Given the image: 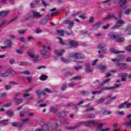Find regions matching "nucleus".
Here are the masks:
<instances>
[{
	"mask_svg": "<svg viewBox=\"0 0 131 131\" xmlns=\"http://www.w3.org/2000/svg\"><path fill=\"white\" fill-rule=\"evenodd\" d=\"M110 50L112 53H114V54H117L118 53H124V51H117L113 48H111Z\"/></svg>",
	"mask_w": 131,
	"mask_h": 131,
	"instance_id": "a878e982",
	"label": "nucleus"
},
{
	"mask_svg": "<svg viewBox=\"0 0 131 131\" xmlns=\"http://www.w3.org/2000/svg\"><path fill=\"white\" fill-rule=\"evenodd\" d=\"M41 3L43 6H44L45 7H48V6H49L48 4H47L46 2L43 1V0H41Z\"/></svg>",
	"mask_w": 131,
	"mask_h": 131,
	"instance_id": "0e129e2a",
	"label": "nucleus"
},
{
	"mask_svg": "<svg viewBox=\"0 0 131 131\" xmlns=\"http://www.w3.org/2000/svg\"><path fill=\"white\" fill-rule=\"evenodd\" d=\"M32 13L34 17H36V18H40V17H41V15L39 14L38 12H36L34 10H32Z\"/></svg>",
	"mask_w": 131,
	"mask_h": 131,
	"instance_id": "dca6fc26",
	"label": "nucleus"
},
{
	"mask_svg": "<svg viewBox=\"0 0 131 131\" xmlns=\"http://www.w3.org/2000/svg\"><path fill=\"white\" fill-rule=\"evenodd\" d=\"M57 34H58V35H59L60 36H63V35H64V31L57 30Z\"/></svg>",
	"mask_w": 131,
	"mask_h": 131,
	"instance_id": "c756f323",
	"label": "nucleus"
},
{
	"mask_svg": "<svg viewBox=\"0 0 131 131\" xmlns=\"http://www.w3.org/2000/svg\"><path fill=\"white\" fill-rule=\"evenodd\" d=\"M41 128L43 131H56V130H55V129H54V125H53V124L51 123L45 124L44 125H42Z\"/></svg>",
	"mask_w": 131,
	"mask_h": 131,
	"instance_id": "f257e3e1",
	"label": "nucleus"
},
{
	"mask_svg": "<svg viewBox=\"0 0 131 131\" xmlns=\"http://www.w3.org/2000/svg\"><path fill=\"white\" fill-rule=\"evenodd\" d=\"M35 93L38 96V98H39V96H41V95H43L44 96H46V95L45 91H39V90H36Z\"/></svg>",
	"mask_w": 131,
	"mask_h": 131,
	"instance_id": "2eb2a0df",
	"label": "nucleus"
},
{
	"mask_svg": "<svg viewBox=\"0 0 131 131\" xmlns=\"http://www.w3.org/2000/svg\"><path fill=\"white\" fill-rule=\"evenodd\" d=\"M131 9H129L125 12V15H129L130 14Z\"/></svg>",
	"mask_w": 131,
	"mask_h": 131,
	"instance_id": "69168bd1",
	"label": "nucleus"
},
{
	"mask_svg": "<svg viewBox=\"0 0 131 131\" xmlns=\"http://www.w3.org/2000/svg\"><path fill=\"white\" fill-rule=\"evenodd\" d=\"M26 112L25 111H22L20 112V117H24V115H25Z\"/></svg>",
	"mask_w": 131,
	"mask_h": 131,
	"instance_id": "a18cd8bd",
	"label": "nucleus"
},
{
	"mask_svg": "<svg viewBox=\"0 0 131 131\" xmlns=\"http://www.w3.org/2000/svg\"><path fill=\"white\" fill-rule=\"evenodd\" d=\"M125 125L126 127L129 128L131 127V120H130L129 122H127L125 123Z\"/></svg>",
	"mask_w": 131,
	"mask_h": 131,
	"instance_id": "4c0bfd02",
	"label": "nucleus"
},
{
	"mask_svg": "<svg viewBox=\"0 0 131 131\" xmlns=\"http://www.w3.org/2000/svg\"><path fill=\"white\" fill-rule=\"evenodd\" d=\"M25 32H26V31L24 30H19L18 31V33H19V34H24Z\"/></svg>",
	"mask_w": 131,
	"mask_h": 131,
	"instance_id": "8fccbe9b",
	"label": "nucleus"
},
{
	"mask_svg": "<svg viewBox=\"0 0 131 131\" xmlns=\"http://www.w3.org/2000/svg\"><path fill=\"white\" fill-rule=\"evenodd\" d=\"M70 56L72 58H76V59H79L81 60H84V59H85V56L79 53L72 54L70 55Z\"/></svg>",
	"mask_w": 131,
	"mask_h": 131,
	"instance_id": "f03ea898",
	"label": "nucleus"
},
{
	"mask_svg": "<svg viewBox=\"0 0 131 131\" xmlns=\"http://www.w3.org/2000/svg\"><path fill=\"white\" fill-rule=\"evenodd\" d=\"M81 78V76H76L73 78L74 80H77L78 79H80Z\"/></svg>",
	"mask_w": 131,
	"mask_h": 131,
	"instance_id": "09e8293b",
	"label": "nucleus"
},
{
	"mask_svg": "<svg viewBox=\"0 0 131 131\" xmlns=\"http://www.w3.org/2000/svg\"><path fill=\"white\" fill-rule=\"evenodd\" d=\"M67 115V112L66 111H62L59 113V118H63V117H65Z\"/></svg>",
	"mask_w": 131,
	"mask_h": 131,
	"instance_id": "6ab92c4d",
	"label": "nucleus"
},
{
	"mask_svg": "<svg viewBox=\"0 0 131 131\" xmlns=\"http://www.w3.org/2000/svg\"><path fill=\"white\" fill-rule=\"evenodd\" d=\"M11 88V86L10 85H7L5 86V90H10Z\"/></svg>",
	"mask_w": 131,
	"mask_h": 131,
	"instance_id": "774afa93",
	"label": "nucleus"
},
{
	"mask_svg": "<svg viewBox=\"0 0 131 131\" xmlns=\"http://www.w3.org/2000/svg\"><path fill=\"white\" fill-rule=\"evenodd\" d=\"M85 71L87 73L92 72L94 70V68H91V64L87 63L85 64Z\"/></svg>",
	"mask_w": 131,
	"mask_h": 131,
	"instance_id": "0eeeda50",
	"label": "nucleus"
},
{
	"mask_svg": "<svg viewBox=\"0 0 131 131\" xmlns=\"http://www.w3.org/2000/svg\"><path fill=\"white\" fill-rule=\"evenodd\" d=\"M69 45L72 48H75V47L78 45V43L76 41L71 40L69 41Z\"/></svg>",
	"mask_w": 131,
	"mask_h": 131,
	"instance_id": "f8f14e48",
	"label": "nucleus"
},
{
	"mask_svg": "<svg viewBox=\"0 0 131 131\" xmlns=\"http://www.w3.org/2000/svg\"><path fill=\"white\" fill-rule=\"evenodd\" d=\"M41 55H42V58H49L50 56V54L48 53V51L43 50L41 51Z\"/></svg>",
	"mask_w": 131,
	"mask_h": 131,
	"instance_id": "9d476101",
	"label": "nucleus"
},
{
	"mask_svg": "<svg viewBox=\"0 0 131 131\" xmlns=\"http://www.w3.org/2000/svg\"><path fill=\"white\" fill-rule=\"evenodd\" d=\"M0 124H3V125H8V120H2L0 121Z\"/></svg>",
	"mask_w": 131,
	"mask_h": 131,
	"instance_id": "c85d7f7f",
	"label": "nucleus"
},
{
	"mask_svg": "<svg viewBox=\"0 0 131 131\" xmlns=\"http://www.w3.org/2000/svg\"><path fill=\"white\" fill-rule=\"evenodd\" d=\"M125 105H126V102H124L122 104H119L118 106V108L119 109H121V108H123V107L125 106Z\"/></svg>",
	"mask_w": 131,
	"mask_h": 131,
	"instance_id": "c03bdc74",
	"label": "nucleus"
},
{
	"mask_svg": "<svg viewBox=\"0 0 131 131\" xmlns=\"http://www.w3.org/2000/svg\"><path fill=\"white\" fill-rule=\"evenodd\" d=\"M0 76L1 77H9L10 73H9V70H6L5 72H3V71L0 70Z\"/></svg>",
	"mask_w": 131,
	"mask_h": 131,
	"instance_id": "6e6552de",
	"label": "nucleus"
},
{
	"mask_svg": "<svg viewBox=\"0 0 131 131\" xmlns=\"http://www.w3.org/2000/svg\"><path fill=\"white\" fill-rule=\"evenodd\" d=\"M95 117H96V115L95 114H90V115H89L88 116V118H95Z\"/></svg>",
	"mask_w": 131,
	"mask_h": 131,
	"instance_id": "49530a36",
	"label": "nucleus"
},
{
	"mask_svg": "<svg viewBox=\"0 0 131 131\" xmlns=\"http://www.w3.org/2000/svg\"><path fill=\"white\" fill-rule=\"evenodd\" d=\"M116 23L117 24H120V25H121V24H124L125 23L122 20H119L116 22Z\"/></svg>",
	"mask_w": 131,
	"mask_h": 131,
	"instance_id": "de8ad7c7",
	"label": "nucleus"
},
{
	"mask_svg": "<svg viewBox=\"0 0 131 131\" xmlns=\"http://www.w3.org/2000/svg\"><path fill=\"white\" fill-rule=\"evenodd\" d=\"M101 24H102V22L99 21L94 25L93 27V29H98V28H99V26H100Z\"/></svg>",
	"mask_w": 131,
	"mask_h": 131,
	"instance_id": "b1692460",
	"label": "nucleus"
},
{
	"mask_svg": "<svg viewBox=\"0 0 131 131\" xmlns=\"http://www.w3.org/2000/svg\"><path fill=\"white\" fill-rule=\"evenodd\" d=\"M105 101L104 98H100V99L97 100L96 103L97 104H100V103H103Z\"/></svg>",
	"mask_w": 131,
	"mask_h": 131,
	"instance_id": "e433bc0d",
	"label": "nucleus"
},
{
	"mask_svg": "<svg viewBox=\"0 0 131 131\" xmlns=\"http://www.w3.org/2000/svg\"><path fill=\"white\" fill-rule=\"evenodd\" d=\"M117 66L119 67H124V68L126 69V63H118L117 64Z\"/></svg>",
	"mask_w": 131,
	"mask_h": 131,
	"instance_id": "473e14b6",
	"label": "nucleus"
},
{
	"mask_svg": "<svg viewBox=\"0 0 131 131\" xmlns=\"http://www.w3.org/2000/svg\"><path fill=\"white\" fill-rule=\"evenodd\" d=\"M12 125L14 127L18 126V127H22V124H19V123L16 122L12 123Z\"/></svg>",
	"mask_w": 131,
	"mask_h": 131,
	"instance_id": "393cba45",
	"label": "nucleus"
},
{
	"mask_svg": "<svg viewBox=\"0 0 131 131\" xmlns=\"http://www.w3.org/2000/svg\"><path fill=\"white\" fill-rule=\"evenodd\" d=\"M63 23L66 24V25H69V29H71L73 26L74 25V21H72L70 19H67L63 21Z\"/></svg>",
	"mask_w": 131,
	"mask_h": 131,
	"instance_id": "20e7f679",
	"label": "nucleus"
},
{
	"mask_svg": "<svg viewBox=\"0 0 131 131\" xmlns=\"http://www.w3.org/2000/svg\"><path fill=\"white\" fill-rule=\"evenodd\" d=\"M51 110L52 112H53V113H56V112H57V110H58V108L56 107H51Z\"/></svg>",
	"mask_w": 131,
	"mask_h": 131,
	"instance_id": "a19ab883",
	"label": "nucleus"
},
{
	"mask_svg": "<svg viewBox=\"0 0 131 131\" xmlns=\"http://www.w3.org/2000/svg\"><path fill=\"white\" fill-rule=\"evenodd\" d=\"M8 72L10 73L12 75H18V73L12 69H8Z\"/></svg>",
	"mask_w": 131,
	"mask_h": 131,
	"instance_id": "5701e85b",
	"label": "nucleus"
},
{
	"mask_svg": "<svg viewBox=\"0 0 131 131\" xmlns=\"http://www.w3.org/2000/svg\"><path fill=\"white\" fill-rule=\"evenodd\" d=\"M60 61L63 63H69V62H71V60L68 59H65L64 57H61L60 59Z\"/></svg>",
	"mask_w": 131,
	"mask_h": 131,
	"instance_id": "bb28decb",
	"label": "nucleus"
},
{
	"mask_svg": "<svg viewBox=\"0 0 131 131\" xmlns=\"http://www.w3.org/2000/svg\"><path fill=\"white\" fill-rule=\"evenodd\" d=\"M103 125H104V124H99L98 125V129L101 131L102 129V128L103 127Z\"/></svg>",
	"mask_w": 131,
	"mask_h": 131,
	"instance_id": "603ef678",
	"label": "nucleus"
},
{
	"mask_svg": "<svg viewBox=\"0 0 131 131\" xmlns=\"http://www.w3.org/2000/svg\"><path fill=\"white\" fill-rule=\"evenodd\" d=\"M28 55L31 59H32L33 61L34 62H37V60H38V54H36V55H34L33 53H31L30 52L28 53Z\"/></svg>",
	"mask_w": 131,
	"mask_h": 131,
	"instance_id": "423d86ee",
	"label": "nucleus"
},
{
	"mask_svg": "<svg viewBox=\"0 0 131 131\" xmlns=\"http://www.w3.org/2000/svg\"><path fill=\"white\" fill-rule=\"evenodd\" d=\"M125 34L130 35L131 34V26H128L125 28L124 30Z\"/></svg>",
	"mask_w": 131,
	"mask_h": 131,
	"instance_id": "ddd939ff",
	"label": "nucleus"
},
{
	"mask_svg": "<svg viewBox=\"0 0 131 131\" xmlns=\"http://www.w3.org/2000/svg\"><path fill=\"white\" fill-rule=\"evenodd\" d=\"M119 35L118 34V33L115 32L111 36V39H116V38H117L118 37H119Z\"/></svg>",
	"mask_w": 131,
	"mask_h": 131,
	"instance_id": "412c9836",
	"label": "nucleus"
},
{
	"mask_svg": "<svg viewBox=\"0 0 131 131\" xmlns=\"http://www.w3.org/2000/svg\"><path fill=\"white\" fill-rule=\"evenodd\" d=\"M95 110V108L94 107H89L87 109H86L85 112H91V111H94Z\"/></svg>",
	"mask_w": 131,
	"mask_h": 131,
	"instance_id": "f704fd0d",
	"label": "nucleus"
},
{
	"mask_svg": "<svg viewBox=\"0 0 131 131\" xmlns=\"http://www.w3.org/2000/svg\"><path fill=\"white\" fill-rule=\"evenodd\" d=\"M12 106L11 103H8L3 105V107H11Z\"/></svg>",
	"mask_w": 131,
	"mask_h": 131,
	"instance_id": "bf43d9fd",
	"label": "nucleus"
},
{
	"mask_svg": "<svg viewBox=\"0 0 131 131\" xmlns=\"http://www.w3.org/2000/svg\"><path fill=\"white\" fill-rule=\"evenodd\" d=\"M67 89V85H63L61 88V91H66V90Z\"/></svg>",
	"mask_w": 131,
	"mask_h": 131,
	"instance_id": "4d7b16f0",
	"label": "nucleus"
},
{
	"mask_svg": "<svg viewBox=\"0 0 131 131\" xmlns=\"http://www.w3.org/2000/svg\"><path fill=\"white\" fill-rule=\"evenodd\" d=\"M23 74H25V75H30V72L28 71H25L23 72Z\"/></svg>",
	"mask_w": 131,
	"mask_h": 131,
	"instance_id": "680f3d73",
	"label": "nucleus"
},
{
	"mask_svg": "<svg viewBox=\"0 0 131 131\" xmlns=\"http://www.w3.org/2000/svg\"><path fill=\"white\" fill-rule=\"evenodd\" d=\"M18 19V15H16L15 16L13 17V18L10 20L9 22H8V24H10L11 22H13V21H15V20H17Z\"/></svg>",
	"mask_w": 131,
	"mask_h": 131,
	"instance_id": "37998d69",
	"label": "nucleus"
},
{
	"mask_svg": "<svg viewBox=\"0 0 131 131\" xmlns=\"http://www.w3.org/2000/svg\"><path fill=\"white\" fill-rule=\"evenodd\" d=\"M65 52V50H60L58 51V50H55L54 51V54L56 55V56H62L63 55V53Z\"/></svg>",
	"mask_w": 131,
	"mask_h": 131,
	"instance_id": "1a4fd4ad",
	"label": "nucleus"
},
{
	"mask_svg": "<svg viewBox=\"0 0 131 131\" xmlns=\"http://www.w3.org/2000/svg\"><path fill=\"white\" fill-rule=\"evenodd\" d=\"M107 98H108L109 99H111V100H116V97L115 96H114V97H112V96H111V95H108Z\"/></svg>",
	"mask_w": 131,
	"mask_h": 131,
	"instance_id": "13d9d810",
	"label": "nucleus"
},
{
	"mask_svg": "<svg viewBox=\"0 0 131 131\" xmlns=\"http://www.w3.org/2000/svg\"><path fill=\"white\" fill-rule=\"evenodd\" d=\"M16 53H17V54H23V50H15Z\"/></svg>",
	"mask_w": 131,
	"mask_h": 131,
	"instance_id": "e2e57ef3",
	"label": "nucleus"
},
{
	"mask_svg": "<svg viewBox=\"0 0 131 131\" xmlns=\"http://www.w3.org/2000/svg\"><path fill=\"white\" fill-rule=\"evenodd\" d=\"M7 47L8 48H11L12 47V42L10 41V40H7Z\"/></svg>",
	"mask_w": 131,
	"mask_h": 131,
	"instance_id": "58836bf2",
	"label": "nucleus"
},
{
	"mask_svg": "<svg viewBox=\"0 0 131 131\" xmlns=\"http://www.w3.org/2000/svg\"><path fill=\"white\" fill-rule=\"evenodd\" d=\"M118 76L119 77H127L128 76V74L127 73H120L118 74Z\"/></svg>",
	"mask_w": 131,
	"mask_h": 131,
	"instance_id": "aec40b11",
	"label": "nucleus"
},
{
	"mask_svg": "<svg viewBox=\"0 0 131 131\" xmlns=\"http://www.w3.org/2000/svg\"><path fill=\"white\" fill-rule=\"evenodd\" d=\"M82 125H85V126H93L96 124V122L94 121H84L81 122Z\"/></svg>",
	"mask_w": 131,
	"mask_h": 131,
	"instance_id": "39448f33",
	"label": "nucleus"
},
{
	"mask_svg": "<svg viewBox=\"0 0 131 131\" xmlns=\"http://www.w3.org/2000/svg\"><path fill=\"white\" fill-rule=\"evenodd\" d=\"M111 18H115V16L114 15H107L106 17L103 18V20H109Z\"/></svg>",
	"mask_w": 131,
	"mask_h": 131,
	"instance_id": "72a5a7b5",
	"label": "nucleus"
},
{
	"mask_svg": "<svg viewBox=\"0 0 131 131\" xmlns=\"http://www.w3.org/2000/svg\"><path fill=\"white\" fill-rule=\"evenodd\" d=\"M82 125V123L79 122L76 124L74 126H69L67 127V129H70V130H74L77 128V127H79V126H81Z\"/></svg>",
	"mask_w": 131,
	"mask_h": 131,
	"instance_id": "7ed1b4c3",
	"label": "nucleus"
},
{
	"mask_svg": "<svg viewBox=\"0 0 131 131\" xmlns=\"http://www.w3.org/2000/svg\"><path fill=\"white\" fill-rule=\"evenodd\" d=\"M120 4H121V7H124L125 4H126V0H120Z\"/></svg>",
	"mask_w": 131,
	"mask_h": 131,
	"instance_id": "7c9ffc66",
	"label": "nucleus"
},
{
	"mask_svg": "<svg viewBox=\"0 0 131 131\" xmlns=\"http://www.w3.org/2000/svg\"><path fill=\"white\" fill-rule=\"evenodd\" d=\"M31 18V15L30 14L28 13L26 16H25V20H29Z\"/></svg>",
	"mask_w": 131,
	"mask_h": 131,
	"instance_id": "5fc2aeb1",
	"label": "nucleus"
},
{
	"mask_svg": "<svg viewBox=\"0 0 131 131\" xmlns=\"http://www.w3.org/2000/svg\"><path fill=\"white\" fill-rule=\"evenodd\" d=\"M99 69L101 72H104L107 69V66L103 64H100L99 66Z\"/></svg>",
	"mask_w": 131,
	"mask_h": 131,
	"instance_id": "4468645a",
	"label": "nucleus"
},
{
	"mask_svg": "<svg viewBox=\"0 0 131 131\" xmlns=\"http://www.w3.org/2000/svg\"><path fill=\"white\" fill-rule=\"evenodd\" d=\"M125 105H126V108L127 109H129V108L131 107V103H127V104L126 103Z\"/></svg>",
	"mask_w": 131,
	"mask_h": 131,
	"instance_id": "338daca9",
	"label": "nucleus"
},
{
	"mask_svg": "<svg viewBox=\"0 0 131 131\" xmlns=\"http://www.w3.org/2000/svg\"><path fill=\"white\" fill-rule=\"evenodd\" d=\"M117 42H122V41H124V38L118 37L116 39Z\"/></svg>",
	"mask_w": 131,
	"mask_h": 131,
	"instance_id": "2f4dec72",
	"label": "nucleus"
},
{
	"mask_svg": "<svg viewBox=\"0 0 131 131\" xmlns=\"http://www.w3.org/2000/svg\"><path fill=\"white\" fill-rule=\"evenodd\" d=\"M48 77H49L48 76H47L46 75L43 74V75H42L40 76V80H43H43H47V79H48Z\"/></svg>",
	"mask_w": 131,
	"mask_h": 131,
	"instance_id": "cd10ccee",
	"label": "nucleus"
},
{
	"mask_svg": "<svg viewBox=\"0 0 131 131\" xmlns=\"http://www.w3.org/2000/svg\"><path fill=\"white\" fill-rule=\"evenodd\" d=\"M54 14L55 13H52L51 15H48L47 16V17H45V23H48V19H49V18H50L52 16H53V15H54Z\"/></svg>",
	"mask_w": 131,
	"mask_h": 131,
	"instance_id": "ea45409f",
	"label": "nucleus"
},
{
	"mask_svg": "<svg viewBox=\"0 0 131 131\" xmlns=\"http://www.w3.org/2000/svg\"><path fill=\"white\" fill-rule=\"evenodd\" d=\"M57 39H58L59 43L60 45H64V42H63V40H62V38L60 37H58Z\"/></svg>",
	"mask_w": 131,
	"mask_h": 131,
	"instance_id": "052dcab7",
	"label": "nucleus"
},
{
	"mask_svg": "<svg viewBox=\"0 0 131 131\" xmlns=\"http://www.w3.org/2000/svg\"><path fill=\"white\" fill-rule=\"evenodd\" d=\"M98 48H100V50L98 51L99 54L105 53V52L107 51V49L105 48L104 45H99Z\"/></svg>",
	"mask_w": 131,
	"mask_h": 131,
	"instance_id": "9b49d317",
	"label": "nucleus"
},
{
	"mask_svg": "<svg viewBox=\"0 0 131 131\" xmlns=\"http://www.w3.org/2000/svg\"><path fill=\"white\" fill-rule=\"evenodd\" d=\"M9 13V11H0V17H7L8 14Z\"/></svg>",
	"mask_w": 131,
	"mask_h": 131,
	"instance_id": "f3484780",
	"label": "nucleus"
},
{
	"mask_svg": "<svg viewBox=\"0 0 131 131\" xmlns=\"http://www.w3.org/2000/svg\"><path fill=\"white\" fill-rule=\"evenodd\" d=\"M122 26V25H116L113 27V28H115V29L120 28V27H121Z\"/></svg>",
	"mask_w": 131,
	"mask_h": 131,
	"instance_id": "864d4df0",
	"label": "nucleus"
},
{
	"mask_svg": "<svg viewBox=\"0 0 131 131\" xmlns=\"http://www.w3.org/2000/svg\"><path fill=\"white\" fill-rule=\"evenodd\" d=\"M23 100L21 98L18 99L17 98H14V102L16 103V105H19V104H22Z\"/></svg>",
	"mask_w": 131,
	"mask_h": 131,
	"instance_id": "a211bd4d",
	"label": "nucleus"
},
{
	"mask_svg": "<svg viewBox=\"0 0 131 131\" xmlns=\"http://www.w3.org/2000/svg\"><path fill=\"white\" fill-rule=\"evenodd\" d=\"M82 34L84 36H85V35H88V34H89V33L88 32V31L84 30L82 31Z\"/></svg>",
	"mask_w": 131,
	"mask_h": 131,
	"instance_id": "6e6d98bb",
	"label": "nucleus"
},
{
	"mask_svg": "<svg viewBox=\"0 0 131 131\" xmlns=\"http://www.w3.org/2000/svg\"><path fill=\"white\" fill-rule=\"evenodd\" d=\"M75 84H76V83H69L68 85L70 86V88H74V86H75Z\"/></svg>",
	"mask_w": 131,
	"mask_h": 131,
	"instance_id": "3c124183",
	"label": "nucleus"
},
{
	"mask_svg": "<svg viewBox=\"0 0 131 131\" xmlns=\"http://www.w3.org/2000/svg\"><path fill=\"white\" fill-rule=\"evenodd\" d=\"M62 125V121L60 120H57L55 122V128H57L58 126Z\"/></svg>",
	"mask_w": 131,
	"mask_h": 131,
	"instance_id": "4be33fe9",
	"label": "nucleus"
},
{
	"mask_svg": "<svg viewBox=\"0 0 131 131\" xmlns=\"http://www.w3.org/2000/svg\"><path fill=\"white\" fill-rule=\"evenodd\" d=\"M7 114L8 116H13L14 115V113L11 111H8L7 112Z\"/></svg>",
	"mask_w": 131,
	"mask_h": 131,
	"instance_id": "79ce46f5",
	"label": "nucleus"
},
{
	"mask_svg": "<svg viewBox=\"0 0 131 131\" xmlns=\"http://www.w3.org/2000/svg\"><path fill=\"white\" fill-rule=\"evenodd\" d=\"M112 87H103L101 89V91H108V90H112Z\"/></svg>",
	"mask_w": 131,
	"mask_h": 131,
	"instance_id": "c9c22d12",
	"label": "nucleus"
}]
</instances>
